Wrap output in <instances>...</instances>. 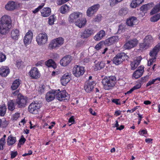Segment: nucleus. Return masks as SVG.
I'll return each instance as SVG.
<instances>
[{
	"mask_svg": "<svg viewBox=\"0 0 160 160\" xmlns=\"http://www.w3.org/2000/svg\"><path fill=\"white\" fill-rule=\"evenodd\" d=\"M12 27V20L10 17L5 15L0 20V33L2 35H6L8 33Z\"/></svg>",
	"mask_w": 160,
	"mask_h": 160,
	"instance_id": "1",
	"label": "nucleus"
},
{
	"mask_svg": "<svg viewBox=\"0 0 160 160\" xmlns=\"http://www.w3.org/2000/svg\"><path fill=\"white\" fill-rule=\"evenodd\" d=\"M116 82V79L115 76H106L102 81L104 89L106 90L112 89L115 86Z\"/></svg>",
	"mask_w": 160,
	"mask_h": 160,
	"instance_id": "2",
	"label": "nucleus"
},
{
	"mask_svg": "<svg viewBox=\"0 0 160 160\" xmlns=\"http://www.w3.org/2000/svg\"><path fill=\"white\" fill-rule=\"evenodd\" d=\"M129 56L124 52H122L117 54L113 58V63L116 65H118L121 64L126 60H128Z\"/></svg>",
	"mask_w": 160,
	"mask_h": 160,
	"instance_id": "3",
	"label": "nucleus"
},
{
	"mask_svg": "<svg viewBox=\"0 0 160 160\" xmlns=\"http://www.w3.org/2000/svg\"><path fill=\"white\" fill-rule=\"evenodd\" d=\"M64 43V39L59 37L52 40L49 44V48L50 50L57 49L62 45Z\"/></svg>",
	"mask_w": 160,
	"mask_h": 160,
	"instance_id": "4",
	"label": "nucleus"
},
{
	"mask_svg": "<svg viewBox=\"0 0 160 160\" xmlns=\"http://www.w3.org/2000/svg\"><path fill=\"white\" fill-rule=\"evenodd\" d=\"M41 106V103L37 101L32 102L28 107V111L32 114H37Z\"/></svg>",
	"mask_w": 160,
	"mask_h": 160,
	"instance_id": "5",
	"label": "nucleus"
},
{
	"mask_svg": "<svg viewBox=\"0 0 160 160\" xmlns=\"http://www.w3.org/2000/svg\"><path fill=\"white\" fill-rule=\"evenodd\" d=\"M153 39L151 35H147L144 39L143 43L140 45V48L142 49H146L151 46L153 43Z\"/></svg>",
	"mask_w": 160,
	"mask_h": 160,
	"instance_id": "6",
	"label": "nucleus"
},
{
	"mask_svg": "<svg viewBox=\"0 0 160 160\" xmlns=\"http://www.w3.org/2000/svg\"><path fill=\"white\" fill-rule=\"evenodd\" d=\"M48 38V36L47 34L41 33L37 36L36 41L39 45L42 46L47 42Z\"/></svg>",
	"mask_w": 160,
	"mask_h": 160,
	"instance_id": "7",
	"label": "nucleus"
},
{
	"mask_svg": "<svg viewBox=\"0 0 160 160\" xmlns=\"http://www.w3.org/2000/svg\"><path fill=\"white\" fill-rule=\"evenodd\" d=\"M57 91L56 92V98L59 101H61L65 99H67L69 98L68 94L66 93L65 90L60 91V89L56 90Z\"/></svg>",
	"mask_w": 160,
	"mask_h": 160,
	"instance_id": "8",
	"label": "nucleus"
},
{
	"mask_svg": "<svg viewBox=\"0 0 160 160\" xmlns=\"http://www.w3.org/2000/svg\"><path fill=\"white\" fill-rule=\"evenodd\" d=\"M160 50V43L157 45L149 53L151 58L149 60L152 62H154L156 61V57L158 52Z\"/></svg>",
	"mask_w": 160,
	"mask_h": 160,
	"instance_id": "9",
	"label": "nucleus"
},
{
	"mask_svg": "<svg viewBox=\"0 0 160 160\" xmlns=\"http://www.w3.org/2000/svg\"><path fill=\"white\" fill-rule=\"evenodd\" d=\"M27 98L23 96H20L18 97L16 100V103L18 105V108H23L25 107L27 104Z\"/></svg>",
	"mask_w": 160,
	"mask_h": 160,
	"instance_id": "10",
	"label": "nucleus"
},
{
	"mask_svg": "<svg viewBox=\"0 0 160 160\" xmlns=\"http://www.w3.org/2000/svg\"><path fill=\"white\" fill-rule=\"evenodd\" d=\"M72 72L75 77H79L83 75L85 72L84 67L82 66L76 65L73 68Z\"/></svg>",
	"mask_w": 160,
	"mask_h": 160,
	"instance_id": "11",
	"label": "nucleus"
},
{
	"mask_svg": "<svg viewBox=\"0 0 160 160\" xmlns=\"http://www.w3.org/2000/svg\"><path fill=\"white\" fill-rule=\"evenodd\" d=\"M95 32V31L92 28H86L83 31L81 32L80 37L82 39L86 38L94 34Z\"/></svg>",
	"mask_w": 160,
	"mask_h": 160,
	"instance_id": "12",
	"label": "nucleus"
},
{
	"mask_svg": "<svg viewBox=\"0 0 160 160\" xmlns=\"http://www.w3.org/2000/svg\"><path fill=\"white\" fill-rule=\"evenodd\" d=\"M138 43V41L136 38L130 39L124 45V48L129 49L135 47Z\"/></svg>",
	"mask_w": 160,
	"mask_h": 160,
	"instance_id": "13",
	"label": "nucleus"
},
{
	"mask_svg": "<svg viewBox=\"0 0 160 160\" xmlns=\"http://www.w3.org/2000/svg\"><path fill=\"white\" fill-rule=\"evenodd\" d=\"M29 74L31 78L33 79H37L40 76V73L38 69L35 67L32 68L29 72Z\"/></svg>",
	"mask_w": 160,
	"mask_h": 160,
	"instance_id": "14",
	"label": "nucleus"
},
{
	"mask_svg": "<svg viewBox=\"0 0 160 160\" xmlns=\"http://www.w3.org/2000/svg\"><path fill=\"white\" fill-rule=\"evenodd\" d=\"M100 7V5L98 4H95L89 7L87 11V16H91L97 11Z\"/></svg>",
	"mask_w": 160,
	"mask_h": 160,
	"instance_id": "15",
	"label": "nucleus"
},
{
	"mask_svg": "<svg viewBox=\"0 0 160 160\" xmlns=\"http://www.w3.org/2000/svg\"><path fill=\"white\" fill-rule=\"evenodd\" d=\"M81 13L78 12H74L71 14L69 16L68 21L70 23H73L76 20L80 17Z\"/></svg>",
	"mask_w": 160,
	"mask_h": 160,
	"instance_id": "16",
	"label": "nucleus"
},
{
	"mask_svg": "<svg viewBox=\"0 0 160 160\" xmlns=\"http://www.w3.org/2000/svg\"><path fill=\"white\" fill-rule=\"evenodd\" d=\"M33 34L32 32L30 30H29L26 33L23 39L24 43L26 45H28L31 43L33 37Z\"/></svg>",
	"mask_w": 160,
	"mask_h": 160,
	"instance_id": "17",
	"label": "nucleus"
},
{
	"mask_svg": "<svg viewBox=\"0 0 160 160\" xmlns=\"http://www.w3.org/2000/svg\"><path fill=\"white\" fill-rule=\"evenodd\" d=\"M72 60V57L71 56L67 55L62 59L60 63L62 66L65 67L70 63Z\"/></svg>",
	"mask_w": 160,
	"mask_h": 160,
	"instance_id": "18",
	"label": "nucleus"
},
{
	"mask_svg": "<svg viewBox=\"0 0 160 160\" xmlns=\"http://www.w3.org/2000/svg\"><path fill=\"white\" fill-rule=\"evenodd\" d=\"M71 79V74L68 73H66L62 76L60 80L62 85L65 86Z\"/></svg>",
	"mask_w": 160,
	"mask_h": 160,
	"instance_id": "19",
	"label": "nucleus"
},
{
	"mask_svg": "<svg viewBox=\"0 0 160 160\" xmlns=\"http://www.w3.org/2000/svg\"><path fill=\"white\" fill-rule=\"evenodd\" d=\"M56 90H52L48 92L46 95V99L48 102H49L53 100L55 97Z\"/></svg>",
	"mask_w": 160,
	"mask_h": 160,
	"instance_id": "20",
	"label": "nucleus"
},
{
	"mask_svg": "<svg viewBox=\"0 0 160 160\" xmlns=\"http://www.w3.org/2000/svg\"><path fill=\"white\" fill-rule=\"evenodd\" d=\"M137 19L135 17L132 16L127 18L126 21V25L129 27H133L137 23Z\"/></svg>",
	"mask_w": 160,
	"mask_h": 160,
	"instance_id": "21",
	"label": "nucleus"
},
{
	"mask_svg": "<svg viewBox=\"0 0 160 160\" xmlns=\"http://www.w3.org/2000/svg\"><path fill=\"white\" fill-rule=\"evenodd\" d=\"M144 67L142 66L138 67V69L134 72L132 75V77L138 79L142 75L144 72Z\"/></svg>",
	"mask_w": 160,
	"mask_h": 160,
	"instance_id": "22",
	"label": "nucleus"
},
{
	"mask_svg": "<svg viewBox=\"0 0 160 160\" xmlns=\"http://www.w3.org/2000/svg\"><path fill=\"white\" fill-rule=\"evenodd\" d=\"M142 59V57L141 56L137 57L134 59L133 61L131 62V69L132 70H135L139 64Z\"/></svg>",
	"mask_w": 160,
	"mask_h": 160,
	"instance_id": "23",
	"label": "nucleus"
},
{
	"mask_svg": "<svg viewBox=\"0 0 160 160\" xmlns=\"http://www.w3.org/2000/svg\"><path fill=\"white\" fill-rule=\"evenodd\" d=\"M17 7V3L12 1H10L5 6L6 9L8 10L12 11L15 9Z\"/></svg>",
	"mask_w": 160,
	"mask_h": 160,
	"instance_id": "24",
	"label": "nucleus"
},
{
	"mask_svg": "<svg viewBox=\"0 0 160 160\" xmlns=\"http://www.w3.org/2000/svg\"><path fill=\"white\" fill-rule=\"evenodd\" d=\"M87 20L85 18H79L75 22V25L80 28H82L86 25L87 23Z\"/></svg>",
	"mask_w": 160,
	"mask_h": 160,
	"instance_id": "25",
	"label": "nucleus"
},
{
	"mask_svg": "<svg viewBox=\"0 0 160 160\" xmlns=\"http://www.w3.org/2000/svg\"><path fill=\"white\" fill-rule=\"evenodd\" d=\"M96 61L94 62L95 67L94 68V71H97L101 70L105 67V63L104 61L98 62L97 63H96Z\"/></svg>",
	"mask_w": 160,
	"mask_h": 160,
	"instance_id": "26",
	"label": "nucleus"
},
{
	"mask_svg": "<svg viewBox=\"0 0 160 160\" xmlns=\"http://www.w3.org/2000/svg\"><path fill=\"white\" fill-rule=\"evenodd\" d=\"M94 88L93 82H88L86 83L84 86V89L87 92L90 93L92 91Z\"/></svg>",
	"mask_w": 160,
	"mask_h": 160,
	"instance_id": "27",
	"label": "nucleus"
},
{
	"mask_svg": "<svg viewBox=\"0 0 160 160\" xmlns=\"http://www.w3.org/2000/svg\"><path fill=\"white\" fill-rule=\"evenodd\" d=\"M10 72V70L7 67H2L0 68V75L2 77H6Z\"/></svg>",
	"mask_w": 160,
	"mask_h": 160,
	"instance_id": "28",
	"label": "nucleus"
},
{
	"mask_svg": "<svg viewBox=\"0 0 160 160\" xmlns=\"http://www.w3.org/2000/svg\"><path fill=\"white\" fill-rule=\"evenodd\" d=\"M41 16L44 17L49 16L51 13V10L49 8H44L41 11Z\"/></svg>",
	"mask_w": 160,
	"mask_h": 160,
	"instance_id": "29",
	"label": "nucleus"
},
{
	"mask_svg": "<svg viewBox=\"0 0 160 160\" xmlns=\"http://www.w3.org/2000/svg\"><path fill=\"white\" fill-rule=\"evenodd\" d=\"M105 34L104 31L101 30L94 37V38L96 41H99L105 36Z\"/></svg>",
	"mask_w": 160,
	"mask_h": 160,
	"instance_id": "30",
	"label": "nucleus"
},
{
	"mask_svg": "<svg viewBox=\"0 0 160 160\" xmlns=\"http://www.w3.org/2000/svg\"><path fill=\"white\" fill-rule=\"evenodd\" d=\"M160 11V1L159 3L155 5L152 9L150 14L151 15H152L156 13H157Z\"/></svg>",
	"mask_w": 160,
	"mask_h": 160,
	"instance_id": "31",
	"label": "nucleus"
},
{
	"mask_svg": "<svg viewBox=\"0 0 160 160\" xmlns=\"http://www.w3.org/2000/svg\"><path fill=\"white\" fill-rule=\"evenodd\" d=\"M16 142L15 137H12V135H10L7 139V144L9 145H11L14 144Z\"/></svg>",
	"mask_w": 160,
	"mask_h": 160,
	"instance_id": "32",
	"label": "nucleus"
},
{
	"mask_svg": "<svg viewBox=\"0 0 160 160\" xmlns=\"http://www.w3.org/2000/svg\"><path fill=\"white\" fill-rule=\"evenodd\" d=\"M8 108L9 110L12 111L15 109V103L13 100H9L8 102Z\"/></svg>",
	"mask_w": 160,
	"mask_h": 160,
	"instance_id": "33",
	"label": "nucleus"
},
{
	"mask_svg": "<svg viewBox=\"0 0 160 160\" xmlns=\"http://www.w3.org/2000/svg\"><path fill=\"white\" fill-rule=\"evenodd\" d=\"M70 8L66 4H64L59 9L60 12L62 14H65L68 12Z\"/></svg>",
	"mask_w": 160,
	"mask_h": 160,
	"instance_id": "34",
	"label": "nucleus"
},
{
	"mask_svg": "<svg viewBox=\"0 0 160 160\" xmlns=\"http://www.w3.org/2000/svg\"><path fill=\"white\" fill-rule=\"evenodd\" d=\"M20 80L19 79H16L13 82L11 88L13 90L17 89L20 85Z\"/></svg>",
	"mask_w": 160,
	"mask_h": 160,
	"instance_id": "35",
	"label": "nucleus"
},
{
	"mask_svg": "<svg viewBox=\"0 0 160 160\" xmlns=\"http://www.w3.org/2000/svg\"><path fill=\"white\" fill-rule=\"evenodd\" d=\"M45 64L48 67H52L53 68H55L56 67L54 62L51 59H49L48 60L46 61L45 62Z\"/></svg>",
	"mask_w": 160,
	"mask_h": 160,
	"instance_id": "36",
	"label": "nucleus"
},
{
	"mask_svg": "<svg viewBox=\"0 0 160 160\" xmlns=\"http://www.w3.org/2000/svg\"><path fill=\"white\" fill-rule=\"evenodd\" d=\"M11 35L13 39L17 40L19 36V31L17 29L13 30L11 32Z\"/></svg>",
	"mask_w": 160,
	"mask_h": 160,
	"instance_id": "37",
	"label": "nucleus"
},
{
	"mask_svg": "<svg viewBox=\"0 0 160 160\" xmlns=\"http://www.w3.org/2000/svg\"><path fill=\"white\" fill-rule=\"evenodd\" d=\"M6 106L5 104L0 106V116H3L6 113Z\"/></svg>",
	"mask_w": 160,
	"mask_h": 160,
	"instance_id": "38",
	"label": "nucleus"
},
{
	"mask_svg": "<svg viewBox=\"0 0 160 160\" xmlns=\"http://www.w3.org/2000/svg\"><path fill=\"white\" fill-rule=\"evenodd\" d=\"M128 12V9L126 8H122L119 11V14L120 16H124Z\"/></svg>",
	"mask_w": 160,
	"mask_h": 160,
	"instance_id": "39",
	"label": "nucleus"
},
{
	"mask_svg": "<svg viewBox=\"0 0 160 160\" xmlns=\"http://www.w3.org/2000/svg\"><path fill=\"white\" fill-rule=\"evenodd\" d=\"M160 19V13L157 14L151 18L150 21L152 22H156Z\"/></svg>",
	"mask_w": 160,
	"mask_h": 160,
	"instance_id": "40",
	"label": "nucleus"
},
{
	"mask_svg": "<svg viewBox=\"0 0 160 160\" xmlns=\"http://www.w3.org/2000/svg\"><path fill=\"white\" fill-rule=\"evenodd\" d=\"M158 81L160 82V78H156L153 79L152 81H149L146 84V87L150 86L154 83L156 81Z\"/></svg>",
	"mask_w": 160,
	"mask_h": 160,
	"instance_id": "41",
	"label": "nucleus"
},
{
	"mask_svg": "<svg viewBox=\"0 0 160 160\" xmlns=\"http://www.w3.org/2000/svg\"><path fill=\"white\" fill-rule=\"evenodd\" d=\"M48 24L50 25H52L54 23L55 18L54 15H52L49 17L48 18Z\"/></svg>",
	"mask_w": 160,
	"mask_h": 160,
	"instance_id": "42",
	"label": "nucleus"
},
{
	"mask_svg": "<svg viewBox=\"0 0 160 160\" xmlns=\"http://www.w3.org/2000/svg\"><path fill=\"white\" fill-rule=\"evenodd\" d=\"M6 142L5 141V138H2L0 139V150H2L3 149V146Z\"/></svg>",
	"mask_w": 160,
	"mask_h": 160,
	"instance_id": "43",
	"label": "nucleus"
},
{
	"mask_svg": "<svg viewBox=\"0 0 160 160\" xmlns=\"http://www.w3.org/2000/svg\"><path fill=\"white\" fill-rule=\"evenodd\" d=\"M110 38L111 41V43H112V44L115 42H118L119 39V37L116 36H112Z\"/></svg>",
	"mask_w": 160,
	"mask_h": 160,
	"instance_id": "44",
	"label": "nucleus"
},
{
	"mask_svg": "<svg viewBox=\"0 0 160 160\" xmlns=\"http://www.w3.org/2000/svg\"><path fill=\"white\" fill-rule=\"evenodd\" d=\"M6 59V56L2 52H0V62H2L4 61Z\"/></svg>",
	"mask_w": 160,
	"mask_h": 160,
	"instance_id": "45",
	"label": "nucleus"
},
{
	"mask_svg": "<svg viewBox=\"0 0 160 160\" xmlns=\"http://www.w3.org/2000/svg\"><path fill=\"white\" fill-rule=\"evenodd\" d=\"M138 5L137 0H133L130 4L131 7L132 8H136Z\"/></svg>",
	"mask_w": 160,
	"mask_h": 160,
	"instance_id": "46",
	"label": "nucleus"
},
{
	"mask_svg": "<svg viewBox=\"0 0 160 160\" xmlns=\"http://www.w3.org/2000/svg\"><path fill=\"white\" fill-rule=\"evenodd\" d=\"M110 5L112 7H113L115 5L118 3L117 0H109Z\"/></svg>",
	"mask_w": 160,
	"mask_h": 160,
	"instance_id": "47",
	"label": "nucleus"
},
{
	"mask_svg": "<svg viewBox=\"0 0 160 160\" xmlns=\"http://www.w3.org/2000/svg\"><path fill=\"white\" fill-rule=\"evenodd\" d=\"M69 1V0H57V3L58 5H61L66 3Z\"/></svg>",
	"mask_w": 160,
	"mask_h": 160,
	"instance_id": "48",
	"label": "nucleus"
},
{
	"mask_svg": "<svg viewBox=\"0 0 160 160\" xmlns=\"http://www.w3.org/2000/svg\"><path fill=\"white\" fill-rule=\"evenodd\" d=\"M44 5H40L37 8H36L34 10L32 11V12L33 13H37L40 10H41L43 7Z\"/></svg>",
	"mask_w": 160,
	"mask_h": 160,
	"instance_id": "49",
	"label": "nucleus"
},
{
	"mask_svg": "<svg viewBox=\"0 0 160 160\" xmlns=\"http://www.w3.org/2000/svg\"><path fill=\"white\" fill-rule=\"evenodd\" d=\"M148 77L147 76L142 77L140 81V82L142 83V84L143 82H146L148 80Z\"/></svg>",
	"mask_w": 160,
	"mask_h": 160,
	"instance_id": "50",
	"label": "nucleus"
},
{
	"mask_svg": "<svg viewBox=\"0 0 160 160\" xmlns=\"http://www.w3.org/2000/svg\"><path fill=\"white\" fill-rule=\"evenodd\" d=\"M140 9L141 11L143 12H146L148 10V7L146 4L142 5L140 8Z\"/></svg>",
	"mask_w": 160,
	"mask_h": 160,
	"instance_id": "51",
	"label": "nucleus"
},
{
	"mask_svg": "<svg viewBox=\"0 0 160 160\" xmlns=\"http://www.w3.org/2000/svg\"><path fill=\"white\" fill-rule=\"evenodd\" d=\"M142 85V83H141V82H139V83L137 85H135V86H134L132 88L133 89V90L139 89L141 87Z\"/></svg>",
	"mask_w": 160,
	"mask_h": 160,
	"instance_id": "52",
	"label": "nucleus"
},
{
	"mask_svg": "<svg viewBox=\"0 0 160 160\" xmlns=\"http://www.w3.org/2000/svg\"><path fill=\"white\" fill-rule=\"evenodd\" d=\"M26 141L25 138L23 137V136H22L19 140V143H20V144L22 145Z\"/></svg>",
	"mask_w": 160,
	"mask_h": 160,
	"instance_id": "53",
	"label": "nucleus"
},
{
	"mask_svg": "<svg viewBox=\"0 0 160 160\" xmlns=\"http://www.w3.org/2000/svg\"><path fill=\"white\" fill-rule=\"evenodd\" d=\"M18 155V152L17 151L13 152L12 151L11 153V159H13L15 158L16 156Z\"/></svg>",
	"mask_w": 160,
	"mask_h": 160,
	"instance_id": "54",
	"label": "nucleus"
},
{
	"mask_svg": "<svg viewBox=\"0 0 160 160\" xmlns=\"http://www.w3.org/2000/svg\"><path fill=\"white\" fill-rule=\"evenodd\" d=\"M105 44L106 45H107L108 46H109L112 44V43H111V40L110 38L107 39L105 42Z\"/></svg>",
	"mask_w": 160,
	"mask_h": 160,
	"instance_id": "55",
	"label": "nucleus"
},
{
	"mask_svg": "<svg viewBox=\"0 0 160 160\" xmlns=\"http://www.w3.org/2000/svg\"><path fill=\"white\" fill-rule=\"evenodd\" d=\"M119 100L117 99H113L112 100V102L115 103L117 105H120V102H119Z\"/></svg>",
	"mask_w": 160,
	"mask_h": 160,
	"instance_id": "56",
	"label": "nucleus"
},
{
	"mask_svg": "<svg viewBox=\"0 0 160 160\" xmlns=\"http://www.w3.org/2000/svg\"><path fill=\"white\" fill-rule=\"evenodd\" d=\"M146 5L148 7V10L153 7V6L154 5V3L152 2L150 3H148L147 4H146Z\"/></svg>",
	"mask_w": 160,
	"mask_h": 160,
	"instance_id": "57",
	"label": "nucleus"
},
{
	"mask_svg": "<svg viewBox=\"0 0 160 160\" xmlns=\"http://www.w3.org/2000/svg\"><path fill=\"white\" fill-rule=\"evenodd\" d=\"M138 133L140 135H143L144 134H146L147 133V132L145 130H143L142 131H139Z\"/></svg>",
	"mask_w": 160,
	"mask_h": 160,
	"instance_id": "58",
	"label": "nucleus"
},
{
	"mask_svg": "<svg viewBox=\"0 0 160 160\" xmlns=\"http://www.w3.org/2000/svg\"><path fill=\"white\" fill-rule=\"evenodd\" d=\"M101 42H99V43L96 45L95 47V48L97 50H99L101 48Z\"/></svg>",
	"mask_w": 160,
	"mask_h": 160,
	"instance_id": "59",
	"label": "nucleus"
},
{
	"mask_svg": "<svg viewBox=\"0 0 160 160\" xmlns=\"http://www.w3.org/2000/svg\"><path fill=\"white\" fill-rule=\"evenodd\" d=\"M19 117V114L18 113H15L14 115L13 118L14 120H16Z\"/></svg>",
	"mask_w": 160,
	"mask_h": 160,
	"instance_id": "60",
	"label": "nucleus"
},
{
	"mask_svg": "<svg viewBox=\"0 0 160 160\" xmlns=\"http://www.w3.org/2000/svg\"><path fill=\"white\" fill-rule=\"evenodd\" d=\"M74 121H75L74 118V117L73 116L70 117L68 120V122H69L72 123V124L73 123Z\"/></svg>",
	"mask_w": 160,
	"mask_h": 160,
	"instance_id": "61",
	"label": "nucleus"
},
{
	"mask_svg": "<svg viewBox=\"0 0 160 160\" xmlns=\"http://www.w3.org/2000/svg\"><path fill=\"white\" fill-rule=\"evenodd\" d=\"M123 29V27L122 25H119L118 27V32L120 33L122 32V30Z\"/></svg>",
	"mask_w": 160,
	"mask_h": 160,
	"instance_id": "62",
	"label": "nucleus"
},
{
	"mask_svg": "<svg viewBox=\"0 0 160 160\" xmlns=\"http://www.w3.org/2000/svg\"><path fill=\"white\" fill-rule=\"evenodd\" d=\"M121 114V112L119 110L116 111L115 112V115L116 116H118Z\"/></svg>",
	"mask_w": 160,
	"mask_h": 160,
	"instance_id": "63",
	"label": "nucleus"
},
{
	"mask_svg": "<svg viewBox=\"0 0 160 160\" xmlns=\"http://www.w3.org/2000/svg\"><path fill=\"white\" fill-rule=\"evenodd\" d=\"M89 111L90 112V113L92 114L93 115H96V113L95 112L93 111L92 109L90 108L89 109Z\"/></svg>",
	"mask_w": 160,
	"mask_h": 160,
	"instance_id": "64",
	"label": "nucleus"
}]
</instances>
